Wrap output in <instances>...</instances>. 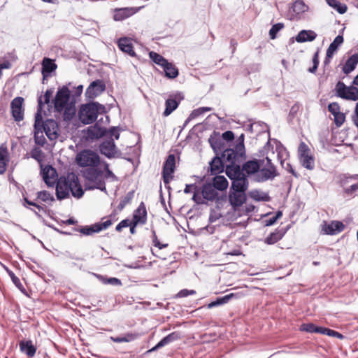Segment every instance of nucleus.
Returning a JSON list of instances; mask_svg holds the SVG:
<instances>
[{
  "instance_id": "nucleus-13",
  "label": "nucleus",
  "mask_w": 358,
  "mask_h": 358,
  "mask_svg": "<svg viewBox=\"0 0 358 358\" xmlns=\"http://www.w3.org/2000/svg\"><path fill=\"white\" fill-rule=\"evenodd\" d=\"M106 90V84L103 80H96L90 83L86 90L85 95L90 99H94L100 95Z\"/></svg>"
},
{
  "instance_id": "nucleus-39",
  "label": "nucleus",
  "mask_w": 358,
  "mask_h": 358,
  "mask_svg": "<svg viewBox=\"0 0 358 358\" xmlns=\"http://www.w3.org/2000/svg\"><path fill=\"white\" fill-rule=\"evenodd\" d=\"M42 72L44 74L45 73H51L55 71L57 68V65L54 62L53 60L49 58H44L42 62Z\"/></svg>"
},
{
  "instance_id": "nucleus-48",
  "label": "nucleus",
  "mask_w": 358,
  "mask_h": 358,
  "mask_svg": "<svg viewBox=\"0 0 358 358\" xmlns=\"http://www.w3.org/2000/svg\"><path fill=\"white\" fill-rule=\"evenodd\" d=\"M282 28H284L283 23H277L272 26L269 31V36L271 39H275L277 36V34L279 31H280Z\"/></svg>"
},
{
  "instance_id": "nucleus-49",
  "label": "nucleus",
  "mask_w": 358,
  "mask_h": 358,
  "mask_svg": "<svg viewBox=\"0 0 358 358\" xmlns=\"http://www.w3.org/2000/svg\"><path fill=\"white\" fill-rule=\"evenodd\" d=\"M34 141L36 145L40 146H43L45 144L46 140L43 134V131H34Z\"/></svg>"
},
{
  "instance_id": "nucleus-24",
  "label": "nucleus",
  "mask_w": 358,
  "mask_h": 358,
  "mask_svg": "<svg viewBox=\"0 0 358 358\" xmlns=\"http://www.w3.org/2000/svg\"><path fill=\"white\" fill-rule=\"evenodd\" d=\"M58 125L55 120L48 119L45 120L44 132L50 140H55L58 137Z\"/></svg>"
},
{
  "instance_id": "nucleus-27",
  "label": "nucleus",
  "mask_w": 358,
  "mask_h": 358,
  "mask_svg": "<svg viewBox=\"0 0 358 358\" xmlns=\"http://www.w3.org/2000/svg\"><path fill=\"white\" fill-rule=\"evenodd\" d=\"M225 163L222 157H215L210 163V169L212 175H216L223 172Z\"/></svg>"
},
{
  "instance_id": "nucleus-32",
  "label": "nucleus",
  "mask_w": 358,
  "mask_h": 358,
  "mask_svg": "<svg viewBox=\"0 0 358 358\" xmlns=\"http://www.w3.org/2000/svg\"><path fill=\"white\" fill-rule=\"evenodd\" d=\"M317 37V34L312 30H302L301 31L296 40L299 43H303L306 41H313Z\"/></svg>"
},
{
  "instance_id": "nucleus-46",
  "label": "nucleus",
  "mask_w": 358,
  "mask_h": 358,
  "mask_svg": "<svg viewBox=\"0 0 358 358\" xmlns=\"http://www.w3.org/2000/svg\"><path fill=\"white\" fill-rule=\"evenodd\" d=\"M250 196L254 200L257 201H269V196H268V194H264V193H261L258 191L252 192L250 193Z\"/></svg>"
},
{
  "instance_id": "nucleus-22",
  "label": "nucleus",
  "mask_w": 358,
  "mask_h": 358,
  "mask_svg": "<svg viewBox=\"0 0 358 358\" xmlns=\"http://www.w3.org/2000/svg\"><path fill=\"white\" fill-rule=\"evenodd\" d=\"M107 133L104 127H100L97 123L90 126L87 129V138L94 140L103 137Z\"/></svg>"
},
{
  "instance_id": "nucleus-4",
  "label": "nucleus",
  "mask_w": 358,
  "mask_h": 358,
  "mask_svg": "<svg viewBox=\"0 0 358 358\" xmlns=\"http://www.w3.org/2000/svg\"><path fill=\"white\" fill-rule=\"evenodd\" d=\"M104 110L103 106L95 102L83 105L79 110V119L84 124H91L96 120L99 114L104 112Z\"/></svg>"
},
{
  "instance_id": "nucleus-36",
  "label": "nucleus",
  "mask_w": 358,
  "mask_h": 358,
  "mask_svg": "<svg viewBox=\"0 0 358 358\" xmlns=\"http://www.w3.org/2000/svg\"><path fill=\"white\" fill-rule=\"evenodd\" d=\"M179 101L176 100L175 99L169 98L166 99L165 102V110L164 111L163 115L164 116H169L173 111H174L179 105Z\"/></svg>"
},
{
  "instance_id": "nucleus-43",
  "label": "nucleus",
  "mask_w": 358,
  "mask_h": 358,
  "mask_svg": "<svg viewBox=\"0 0 358 358\" xmlns=\"http://www.w3.org/2000/svg\"><path fill=\"white\" fill-rule=\"evenodd\" d=\"M99 280L105 285H112L114 286H120L122 285V282L120 279L117 278H107L106 276L103 275H99L98 276Z\"/></svg>"
},
{
  "instance_id": "nucleus-8",
  "label": "nucleus",
  "mask_w": 358,
  "mask_h": 358,
  "mask_svg": "<svg viewBox=\"0 0 358 358\" xmlns=\"http://www.w3.org/2000/svg\"><path fill=\"white\" fill-rule=\"evenodd\" d=\"M299 159L301 165L308 169L313 170L315 168V157L311 154L310 150L308 146L304 143L301 142L298 148Z\"/></svg>"
},
{
  "instance_id": "nucleus-30",
  "label": "nucleus",
  "mask_w": 358,
  "mask_h": 358,
  "mask_svg": "<svg viewBox=\"0 0 358 358\" xmlns=\"http://www.w3.org/2000/svg\"><path fill=\"white\" fill-rule=\"evenodd\" d=\"M246 200L245 192H234L229 194V202L234 207L241 206Z\"/></svg>"
},
{
  "instance_id": "nucleus-12",
  "label": "nucleus",
  "mask_w": 358,
  "mask_h": 358,
  "mask_svg": "<svg viewBox=\"0 0 358 358\" xmlns=\"http://www.w3.org/2000/svg\"><path fill=\"white\" fill-rule=\"evenodd\" d=\"M23 103L24 99L21 96L15 97L10 103L11 114L16 122H20L24 119Z\"/></svg>"
},
{
  "instance_id": "nucleus-38",
  "label": "nucleus",
  "mask_w": 358,
  "mask_h": 358,
  "mask_svg": "<svg viewBox=\"0 0 358 358\" xmlns=\"http://www.w3.org/2000/svg\"><path fill=\"white\" fill-rule=\"evenodd\" d=\"M138 337L135 333H127L124 336L114 337L111 336L110 340L115 343H127L134 341Z\"/></svg>"
},
{
  "instance_id": "nucleus-19",
  "label": "nucleus",
  "mask_w": 358,
  "mask_h": 358,
  "mask_svg": "<svg viewBox=\"0 0 358 358\" xmlns=\"http://www.w3.org/2000/svg\"><path fill=\"white\" fill-rule=\"evenodd\" d=\"M132 222L138 224H145L147 222V210L145 205L141 202L133 214Z\"/></svg>"
},
{
  "instance_id": "nucleus-10",
  "label": "nucleus",
  "mask_w": 358,
  "mask_h": 358,
  "mask_svg": "<svg viewBox=\"0 0 358 358\" xmlns=\"http://www.w3.org/2000/svg\"><path fill=\"white\" fill-rule=\"evenodd\" d=\"M336 91L338 96L349 100L358 99V90L356 87H348L343 82H338L336 85Z\"/></svg>"
},
{
  "instance_id": "nucleus-1",
  "label": "nucleus",
  "mask_w": 358,
  "mask_h": 358,
  "mask_svg": "<svg viewBox=\"0 0 358 358\" xmlns=\"http://www.w3.org/2000/svg\"><path fill=\"white\" fill-rule=\"evenodd\" d=\"M70 192L76 198L82 197L84 194L78 177L74 173L61 176L56 185V195L59 200L67 198Z\"/></svg>"
},
{
  "instance_id": "nucleus-18",
  "label": "nucleus",
  "mask_w": 358,
  "mask_h": 358,
  "mask_svg": "<svg viewBox=\"0 0 358 358\" xmlns=\"http://www.w3.org/2000/svg\"><path fill=\"white\" fill-rule=\"evenodd\" d=\"M100 152L108 158L116 154V146L113 138L105 140L99 146Z\"/></svg>"
},
{
  "instance_id": "nucleus-51",
  "label": "nucleus",
  "mask_w": 358,
  "mask_h": 358,
  "mask_svg": "<svg viewBox=\"0 0 358 358\" xmlns=\"http://www.w3.org/2000/svg\"><path fill=\"white\" fill-rule=\"evenodd\" d=\"M313 66L312 67H310L308 69V71L310 73H315L317 69V67H318V65H319V51H317L314 55H313Z\"/></svg>"
},
{
  "instance_id": "nucleus-59",
  "label": "nucleus",
  "mask_w": 358,
  "mask_h": 358,
  "mask_svg": "<svg viewBox=\"0 0 358 358\" xmlns=\"http://www.w3.org/2000/svg\"><path fill=\"white\" fill-rule=\"evenodd\" d=\"M8 273L10 275V277L12 279L13 282L17 287H20L22 285V283L20 282V280L18 277H17L15 273L11 271H8Z\"/></svg>"
},
{
  "instance_id": "nucleus-9",
  "label": "nucleus",
  "mask_w": 358,
  "mask_h": 358,
  "mask_svg": "<svg viewBox=\"0 0 358 358\" xmlns=\"http://www.w3.org/2000/svg\"><path fill=\"white\" fill-rule=\"evenodd\" d=\"M176 169V157L173 154H170L164 163L162 169V178L165 185L173 179V173Z\"/></svg>"
},
{
  "instance_id": "nucleus-21",
  "label": "nucleus",
  "mask_w": 358,
  "mask_h": 358,
  "mask_svg": "<svg viewBox=\"0 0 358 358\" xmlns=\"http://www.w3.org/2000/svg\"><path fill=\"white\" fill-rule=\"evenodd\" d=\"M261 166L260 162L257 159L248 160L245 162L241 170L245 176H251L255 173H258Z\"/></svg>"
},
{
  "instance_id": "nucleus-62",
  "label": "nucleus",
  "mask_w": 358,
  "mask_h": 358,
  "mask_svg": "<svg viewBox=\"0 0 358 358\" xmlns=\"http://www.w3.org/2000/svg\"><path fill=\"white\" fill-rule=\"evenodd\" d=\"M222 137L225 141H231L234 138V134L231 131H227L222 134Z\"/></svg>"
},
{
  "instance_id": "nucleus-11",
  "label": "nucleus",
  "mask_w": 358,
  "mask_h": 358,
  "mask_svg": "<svg viewBox=\"0 0 358 358\" xmlns=\"http://www.w3.org/2000/svg\"><path fill=\"white\" fill-rule=\"evenodd\" d=\"M113 223L111 219L103 222L95 223L90 226L81 227L77 229L78 231L85 236H91L94 233H99L103 229L108 228Z\"/></svg>"
},
{
  "instance_id": "nucleus-47",
  "label": "nucleus",
  "mask_w": 358,
  "mask_h": 358,
  "mask_svg": "<svg viewBox=\"0 0 358 358\" xmlns=\"http://www.w3.org/2000/svg\"><path fill=\"white\" fill-rule=\"evenodd\" d=\"M37 199L43 202L54 201L53 196L48 191H40L37 192Z\"/></svg>"
},
{
  "instance_id": "nucleus-64",
  "label": "nucleus",
  "mask_w": 358,
  "mask_h": 358,
  "mask_svg": "<svg viewBox=\"0 0 358 358\" xmlns=\"http://www.w3.org/2000/svg\"><path fill=\"white\" fill-rule=\"evenodd\" d=\"M169 343V341H167L166 338L164 337V338H162L155 347H153L150 351H155L157 349L159 348H162L163 346H164L165 345Z\"/></svg>"
},
{
  "instance_id": "nucleus-55",
  "label": "nucleus",
  "mask_w": 358,
  "mask_h": 358,
  "mask_svg": "<svg viewBox=\"0 0 358 358\" xmlns=\"http://www.w3.org/2000/svg\"><path fill=\"white\" fill-rule=\"evenodd\" d=\"M131 221L128 219L122 220L115 228V230L118 232H121L122 229L128 227L130 225Z\"/></svg>"
},
{
  "instance_id": "nucleus-50",
  "label": "nucleus",
  "mask_w": 358,
  "mask_h": 358,
  "mask_svg": "<svg viewBox=\"0 0 358 358\" xmlns=\"http://www.w3.org/2000/svg\"><path fill=\"white\" fill-rule=\"evenodd\" d=\"M344 192L347 195H352L358 190V182L350 185H342Z\"/></svg>"
},
{
  "instance_id": "nucleus-5",
  "label": "nucleus",
  "mask_w": 358,
  "mask_h": 358,
  "mask_svg": "<svg viewBox=\"0 0 358 358\" xmlns=\"http://www.w3.org/2000/svg\"><path fill=\"white\" fill-rule=\"evenodd\" d=\"M83 175L90 185V189H99L101 191H106L103 171L99 169L98 167L87 169L83 171Z\"/></svg>"
},
{
  "instance_id": "nucleus-52",
  "label": "nucleus",
  "mask_w": 358,
  "mask_h": 358,
  "mask_svg": "<svg viewBox=\"0 0 358 358\" xmlns=\"http://www.w3.org/2000/svg\"><path fill=\"white\" fill-rule=\"evenodd\" d=\"M282 216V211H280V210L277 211L275 213V215H274L273 217H272L270 219L266 220L265 221V222H266L265 225L266 226H271V225L274 224L277 222V220L278 219H280Z\"/></svg>"
},
{
  "instance_id": "nucleus-60",
  "label": "nucleus",
  "mask_w": 358,
  "mask_h": 358,
  "mask_svg": "<svg viewBox=\"0 0 358 358\" xmlns=\"http://www.w3.org/2000/svg\"><path fill=\"white\" fill-rule=\"evenodd\" d=\"M108 134L110 135L109 138H112V137H115V139H118L120 138V132L119 129L117 127H111L108 131Z\"/></svg>"
},
{
  "instance_id": "nucleus-16",
  "label": "nucleus",
  "mask_w": 358,
  "mask_h": 358,
  "mask_svg": "<svg viewBox=\"0 0 358 358\" xmlns=\"http://www.w3.org/2000/svg\"><path fill=\"white\" fill-rule=\"evenodd\" d=\"M343 43V36L338 35L334 38V41L329 45L327 50L326 57L324 61V65H328L330 63V61L334 55L337 52L338 46L341 45Z\"/></svg>"
},
{
  "instance_id": "nucleus-26",
  "label": "nucleus",
  "mask_w": 358,
  "mask_h": 358,
  "mask_svg": "<svg viewBox=\"0 0 358 358\" xmlns=\"http://www.w3.org/2000/svg\"><path fill=\"white\" fill-rule=\"evenodd\" d=\"M201 194L203 199L208 201H214L218 197V192L211 183L203 185Z\"/></svg>"
},
{
  "instance_id": "nucleus-23",
  "label": "nucleus",
  "mask_w": 358,
  "mask_h": 358,
  "mask_svg": "<svg viewBox=\"0 0 358 358\" xmlns=\"http://www.w3.org/2000/svg\"><path fill=\"white\" fill-rule=\"evenodd\" d=\"M117 46L122 52L131 57H135L136 52L131 40L127 37L120 38L117 41Z\"/></svg>"
},
{
  "instance_id": "nucleus-6",
  "label": "nucleus",
  "mask_w": 358,
  "mask_h": 358,
  "mask_svg": "<svg viewBox=\"0 0 358 358\" xmlns=\"http://www.w3.org/2000/svg\"><path fill=\"white\" fill-rule=\"evenodd\" d=\"M226 174L231 180V189L233 191L240 192L247 191L249 182L247 176L241 169H229Z\"/></svg>"
},
{
  "instance_id": "nucleus-35",
  "label": "nucleus",
  "mask_w": 358,
  "mask_h": 358,
  "mask_svg": "<svg viewBox=\"0 0 358 358\" xmlns=\"http://www.w3.org/2000/svg\"><path fill=\"white\" fill-rule=\"evenodd\" d=\"M162 68L165 72V76L169 78H175L178 75V69L172 63L167 62L166 64H164Z\"/></svg>"
},
{
  "instance_id": "nucleus-31",
  "label": "nucleus",
  "mask_w": 358,
  "mask_h": 358,
  "mask_svg": "<svg viewBox=\"0 0 358 358\" xmlns=\"http://www.w3.org/2000/svg\"><path fill=\"white\" fill-rule=\"evenodd\" d=\"M286 231L287 230L285 229H275V231L271 233L270 235L266 238L265 243L268 245L275 244L278 241L282 239Z\"/></svg>"
},
{
  "instance_id": "nucleus-40",
  "label": "nucleus",
  "mask_w": 358,
  "mask_h": 358,
  "mask_svg": "<svg viewBox=\"0 0 358 358\" xmlns=\"http://www.w3.org/2000/svg\"><path fill=\"white\" fill-rule=\"evenodd\" d=\"M322 327H317L313 323H304L300 326L299 330L308 333L321 334Z\"/></svg>"
},
{
  "instance_id": "nucleus-2",
  "label": "nucleus",
  "mask_w": 358,
  "mask_h": 358,
  "mask_svg": "<svg viewBox=\"0 0 358 358\" xmlns=\"http://www.w3.org/2000/svg\"><path fill=\"white\" fill-rule=\"evenodd\" d=\"M243 134L240 137L241 141L238 143L234 148L225 149L222 153V158L225 163V172L229 169H241V163L245 159V151L243 143Z\"/></svg>"
},
{
  "instance_id": "nucleus-42",
  "label": "nucleus",
  "mask_w": 358,
  "mask_h": 358,
  "mask_svg": "<svg viewBox=\"0 0 358 358\" xmlns=\"http://www.w3.org/2000/svg\"><path fill=\"white\" fill-rule=\"evenodd\" d=\"M327 2L341 14H343L347 11L348 8L346 5L341 3L338 0H327Z\"/></svg>"
},
{
  "instance_id": "nucleus-3",
  "label": "nucleus",
  "mask_w": 358,
  "mask_h": 358,
  "mask_svg": "<svg viewBox=\"0 0 358 358\" xmlns=\"http://www.w3.org/2000/svg\"><path fill=\"white\" fill-rule=\"evenodd\" d=\"M71 92L69 87L64 85L59 89L54 99V107L56 111H64V115L66 119H71L75 114V109L69 105Z\"/></svg>"
},
{
  "instance_id": "nucleus-25",
  "label": "nucleus",
  "mask_w": 358,
  "mask_h": 358,
  "mask_svg": "<svg viewBox=\"0 0 358 358\" xmlns=\"http://www.w3.org/2000/svg\"><path fill=\"white\" fill-rule=\"evenodd\" d=\"M20 350L22 352L27 355L29 358L34 357L36 352V347L34 346L31 340L20 341L19 343Z\"/></svg>"
},
{
  "instance_id": "nucleus-34",
  "label": "nucleus",
  "mask_w": 358,
  "mask_h": 358,
  "mask_svg": "<svg viewBox=\"0 0 358 358\" xmlns=\"http://www.w3.org/2000/svg\"><path fill=\"white\" fill-rule=\"evenodd\" d=\"M217 190L224 191L228 187V181L223 176H216L211 184Z\"/></svg>"
},
{
  "instance_id": "nucleus-41",
  "label": "nucleus",
  "mask_w": 358,
  "mask_h": 358,
  "mask_svg": "<svg viewBox=\"0 0 358 358\" xmlns=\"http://www.w3.org/2000/svg\"><path fill=\"white\" fill-rule=\"evenodd\" d=\"M31 157L36 160L41 165L45 159V154L38 147H34L30 152Z\"/></svg>"
},
{
  "instance_id": "nucleus-20",
  "label": "nucleus",
  "mask_w": 358,
  "mask_h": 358,
  "mask_svg": "<svg viewBox=\"0 0 358 358\" xmlns=\"http://www.w3.org/2000/svg\"><path fill=\"white\" fill-rule=\"evenodd\" d=\"M10 162V154L6 143L0 145V175L3 174Z\"/></svg>"
},
{
  "instance_id": "nucleus-7",
  "label": "nucleus",
  "mask_w": 358,
  "mask_h": 358,
  "mask_svg": "<svg viewBox=\"0 0 358 358\" xmlns=\"http://www.w3.org/2000/svg\"><path fill=\"white\" fill-rule=\"evenodd\" d=\"M76 162L80 167L91 169L98 167L100 164V157L96 152L87 149L80 151L76 155Z\"/></svg>"
},
{
  "instance_id": "nucleus-15",
  "label": "nucleus",
  "mask_w": 358,
  "mask_h": 358,
  "mask_svg": "<svg viewBox=\"0 0 358 358\" xmlns=\"http://www.w3.org/2000/svg\"><path fill=\"white\" fill-rule=\"evenodd\" d=\"M329 111L334 115V121L336 127H340L345 120V115L341 112V108L337 102H333L328 106Z\"/></svg>"
},
{
  "instance_id": "nucleus-33",
  "label": "nucleus",
  "mask_w": 358,
  "mask_h": 358,
  "mask_svg": "<svg viewBox=\"0 0 358 358\" xmlns=\"http://www.w3.org/2000/svg\"><path fill=\"white\" fill-rule=\"evenodd\" d=\"M358 64V55L354 54L350 57L344 66H343V71L345 74H348L352 72Z\"/></svg>"
},
{
  "instance_id": "nucleus-14",
  "label": "nucleus",
  "mask_w": 358,
  "mask_h": 358,
  "mask_svg": "<svg viewBox=\"0 0 358 358\" xmlns=\"http://www.w3.org/2000/svg\"><path fill=\"white\" fill-rule=\"evenodd\" d=\"M266 160L268 167L263 168L262 169H259L256 178L257 181L258 182L266 181L270 178H274L276 176L275 166L271 163V159L268 157H266Z\"/></svg>"
},
{
  "instance_id": "nucleus-44",
  "label": "nucleus",
  "mask_w": 358,
  "mask_h": 358,
  "mask_svg": "<svg viewBox=\"0 0 358 358\" xmlns=\"http://www.w3.org/2000/svg\"><path fill=\"white\" fill-rule=\"evenodd\" d=\"M150 57L155 64L162 67L168 62L164 57L155 52H150Z\"/></svg>"
},
{
  "instance_id": "nucleus-28",
  "label": "nucleus",
  "mask_w": 358,
  "mask_h": 358,
  "mask_svg": "<svg viewBox=\"0 0 358 358\" xmlns=\"http://www.w3.org/2000/svg\"><path fill=\"white\" fill-rule=\"evenodd\" d=\"M38 112L36 113L35 115V122H34V131H43L45 127V121H43L42 115L41 114L42 108H43V103L41 98L38 99Z\"/></svg>"
},
{
  "instance_id": "nucleus-53",
  "label": "nucleus",
  "mask_w": 358,
  "mask_h": 358,
  "mask_svg": "<svg viewBox=\"0 0 358 358\" xmlns=\"http://www.w3.org/2000/svg\"><path fill=\"white\" fill-rule=\"evenodd\" d=\"M105 174L103 175V180L111 178L113 180H117L115 175L110 170L108 164L106 163L104 165Z\"/></svg>"
},
{
  "instance_id": "nucleus-54",
  "label": "nucleus",
  "mask_w": 358,
  "mask_h": 358,
  "mask_svg": "<svg viewBox=\"0 0 358 358\" xmlns=\"http://www.w3.org/2000/svg\"><path fill=\"white\" fill-rule=\"evenodd\" d=\"M358 182V176L346 177L341 180L342 185H350Z\"/></svg>"
},
{
  "instance_id": "nucleus-17",
  "label": "nucleus",
  "mask_w": 358,
  "mask_h": 358,
  "mask_svg": "<svg viewBox=\"0 0 358 358\" xmlns=\"http://www.w3.org/2000/svg\"><path fill=\"white\" fill-rule=\"evenodd\" d=\"M345 229V225L340 221H332L328 224L324 222L322 225V231L323 234L327 235H334L341 232Z\"/></svg>"
},
{
  "instance_id": "nucleus-56",
  "label": "nucleus",
  "mask_w": 358,
  "mask_h": 358,
  "mask_svg": "<svg viewBox=\"0 0 358 358\" xmlns=\"http://www.w3.org/2000/svg\"><path fill=\"white\" fill-rule=\"evenodd\" d=\"M24 201L25 203L34 206L36 208H37L39 211H44L45 210V206L38 204L37 203L34 201H31L29 200L27 197H24Z\"/></svg>"
},
{
  "instance_id": "nucleus-45",
  "label": "nucleus",
  "mask_w": 358,
  "mask_h": 358,
  "mask_svg": "<svg viewBox=\"0 0 358 358\" xmlns=\"http://www.w3.org/2000/svg\"><path fill=\"white\" fill-rule=\"evenodd\" d=\"M244 296V294L241 292L230 293L229 294L225 295L223 297L217 298L220 304H224L229 302V301L233 298L239 299Z\"/></svg>"
},
{
  "instance_id": "nucleus-37",
  "label": "nucleus",
  "mask_w": 358,
  "mask_h": 358,
  "mask_svg": "<svg viewBox=\"0 0 358 358\" xmlns=\"http://www.w3.org/2000/svg\"><path fill=\"white\" fill-rule=\"evenodd\" d=\"M55 174L56 171L51 166H46L43 169V180L48 185L51 183L50 180H52V182H54Z\"/></svg>"
},
{
  "instance_id": "nucleus-58",
  "label": "nucleus",
  "mask_w": 358,
  "mask_h": 358,
  "mask_svg": "<svg viewBox=\"0 0 358 358\" xmlns=\"http://www.w3.org/2000/svg\"><path fill=\"white\" fill-rule=\"evenodd\" d=\"M196 294V292L194 290H189L187 289H184L180 290L177 296L180 298L186 297L189 295H192Z\"/></svg>"
},
{
  "instance_id": "nucleus-61",
  "label": "nucleus",
  "mask_w": 358,
  "mask_h": 358,
  "mask_svg": "<svg viewBox=\"0 0 358 358\" xmlns=\"http://www.w3.org/2000/svg\"><path fill=\"white\" fill-rule=\"evenodd\" d=\"M169 341V343H171L173 341L178 340L180 338V335L178 332H173L165 336Z\"/></svg>"
},
{
  "instance_id": "nucleus-29",
  "label": "nucleus",
  "mask_w": 358,
  "mask_h": 358,
  "mask_svg": "<svg viewBox=\"0 0 358 358\" xmlns=\"http://www.w3.org/2000/svg\"><path fill=\"white\" fill-rule=\"evenodd\" d=\"M138 9L135 8H123L118 9L114 15V20L117 21L123 20L135 14Z\"/></svg>"
},
{
  "instance_id": "nucleus-57",
  "label": "nucleus",
  "mask_w": 358,
  "mask_h": 358,
  "mask_svg": "<svg viewBox=\"0 0 358 358\" xmlns=\"http://www.w3.org/2000/svg\"><path fill=\"white\" fill-rule=\"evenodd\" d=\"M52 91L51 90H48L45 92L43 97V98H42V96L40 97V98H41L43 106L45 103H47V104L49 103L50 98L52 96Z\"/></svg>"
},
{
  "instance_id": "nucleus-63",
  "label": "nucleus",
  "mask_w": 358,
  "mask_h": 358,
  "mask_svg": "<svg viewBox=\"0 0 358 358\" xmlns=\"http://www.w3.org/2000/svg\"><path fill=\"white\" fill-rule=\"evenodd\" d=\"M336 331H334L333 329L322 327L321 334L327 335L329 336L334 337Z\"/></svg>"
}]
</instances>
